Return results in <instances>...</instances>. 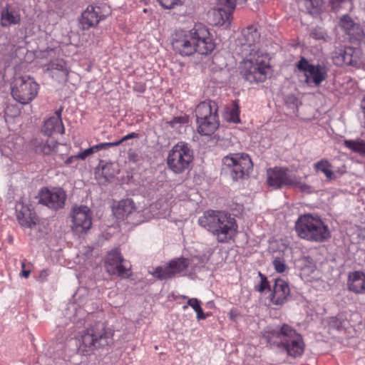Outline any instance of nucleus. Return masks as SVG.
<instances>
[{"label": "nucleus", "mask_w": 365, "mask_h": 365, "mask_svg": "<svg viewBox=\"0 0 365 365\" xmlns=\"http://www.w3.org/2000/svg\"><path fill=\"white\" fill-rule=\"evenodd\" d=\"M244 36L245 38V43L243 44L244 51H251V49L255 48L258 51L259 48L256 46L259 40V33L257 29L253 26H249L244 31Z\"/></svg>", "instance_id": "nucleus-29"}, {"label": "nucleus", "mask_w": 365, "mask_h": 365, "mask_svg": "<svg viewBox=\"0 0 365 365\" xmlns=\"http://www.w3.org/2000/svg\"><path fill=\"white\" fill-rule=\"evenodd\" d=\"M193 160V151L185 142H179L169 151L167 164L175 173H182L187 170Z\"/></svg>", "instance_id": "nucleus-7"}, {"label": "nucleus", "mask_w": 365, "mask_h": 365, "mask_svg": "<svg viewBox=\"0 0 365 365\" xmlns=\"http://www.w3.org/2000/svg\"><path fill=\"white\" fill-rule=\"evenodd\" d=\"M16 214L17 220L22 227L31 229L36 225L37 222L36 213L22 202L16 203Z\"/></svg>", "instance_id": "nucleus-19"}, {"label": "nucleus", "mask_w": 365, "mask_h": 365, "mask_svg": "<svg viewBox=\"0 0 365 365\" xmlns=\"http://www.w3.org/2000/svg\"><path fill=\"white\" fill-rule=\"evenodd\" d=\"M344 145L353 152L365 156V140L361 139L346 140Z\"/></svg>", "instance_id": "nucleus-34"}, {"label": "nucleus", "mask_w": 365, "mask_h": 365, "mask_svg": "<svg viewBox=\"0 0 365 365\" xmlns=\"http://www.w3.org/2000/svg\"><path fill=\"white\" fill-rule=\"evenodd\" d=\"M201 302L197 298H190L187 301V304L182 307V309L185 310L187 308L188 306L191 307L195 311L201 307Z\"/></svg>", "instance_id": "nucleus-45"}, {"label": "nucleus", "mask_w": 365, "mask_h": 365, "mask_svg": "<svg viewBox=\"0 0 365 365\" xmlns=\"http://www.w3.org/2000/svg\"><path fill=\"white\" fill-rule=\"evenodd\" d=\"M158 1L165 9H172L175 5L181 4V0H158Z\"/></svg>", "instance_id": "nucleus-43"}, {"label": "nucleus", "mask_w": 365, "mask_h": 365, "mask_svg": "<svg viewBox=\"0 0 365 365\" xmlns=\"http://www.w3.org/2000/svg\"><path fill=\"white\" fill-rule=\"evenodd\" d=\"M113 331L103 322H97L89 325L78 336V351L89 354L94 350L113 344Z\"/></svg>", "instance_id": "nucleus-3"}, {"label": "nucleus", "mask_w": 365, "mask_h": 365, "mask_svg": "<svg viewBox=\"0 0 365 365\" xmlns=\"http://www.w3.org/2000/svg\"><path fill=\"white\" fill-rule=\"evenodd\" d=\"M262 337L271 346L283 348L292 357L301 356L304 351V343L302 336L288 324L274 328L267 327Z\"/></svg>", "instance_id": "nucleus-2"}, {"label": "nucleus", "mask_w": 365, "mask_h": 365, "mask_svg": "<svg viewBox=\"0 0 365 365\" xmlns=\"http://www.w3.org/2000/svg\"><path fill=\"white\" fill-rule=\"evenodd\" d=\"M231 13L217 6L216 9H213L208 13L209 19L212 24L218 26L223 25L229 20Z\"/></svg>", "instance_id": "nucleus-30"}, {"label": "nucleus", "mask_w": 365, "mask_h": 365, "mask_svg": "<svg viewBox=\"0 0 365 365\" xmlns=\"http://www.w3.org/2000/svg\"><path fill=\"white\" fill-rule=\"evenodd\" d=\"M47 274V272L46 270H43L41 272V276H43V275H46Z\"/></svg>", "instance_id": "nucleus-57"}, {"label": "nucleus", "mask_w": 365, "mask_h": 365, "mask_svg": "<svg viewBox=\"0 0 365 365\" xmlns=\"http://www.w3.org/2000/svg\"><path fill=\"white\" fill-rule=\"evenodd\" d=\"M295 230L299 237L312 242H321L330 237L328 227L320 218L312 215L300 216L295 223Z\"/></svg>", "instance_id": "nucleus-5"}, {"label": "nucleus", "mask_w": 365, "mask_h": 365, "mask_svg": "<svg viewBox=\"0 0 365 365\" xmlns=\"http://www.w3.org/2000/svg\"><path fill=\"white\" fill-rule=\"evenodd\" d=\"M239 108L237 106H235L230 111L227 113V119L228 121L232 123H239L240 117H239Z\"/></svg>", "instance_id": "nucleus-41"}, {"label": "nucleus", "mask_w": 365, "mask_h": 365, "mask_svg": "<svg viewBox=\"0 0 365 365\" xmlns=\"http://www.w3.org/2000/svg\"><path fill=\"white\" fill-rule=\"evenodd\" d=\"M239 4V0H217V6L222 8L231 14Z\"/></svg>", "instance_id": "nucleus-39"}, {"label": "nucleus", "mask_w": 365, "mask_h": 365, "mask_svg": "<svg viewBox=\"0 0 365 365\" xmlns=\"http://www.w3.org/2000/svg\"><path fill=\"white\" fill-rule=\"evenodd\" d=\"M349 313L341 312L336 317H331L329 320V325L334 329H339L345 328L348 325L347 316Z\"/></svg>", "instance_id": "nucleus-33"}, {"label": "nucleus", "mask_w": 365, "mask_h": 365, "mask_svg": "<svg viewBox=\"0 0 365 365\" xmlns=\"http://www.w3.org/2000/svg\"><path fill=\"white\" fill-rule=\"evenodd\" d=\"M304 4L307 11L312 14H317L322 9L323 0H304Z\"/></svg>", "instance_id": "nucleus-35"}, {"label": "nucleus", "mask_w": 365, "mask_h": 365, "mask_svg": "<svg viewBox=\"0 0 365 365\" xmlns=\"http://www.w3.org/2000/svg\"><path fill=\"white\" fill-rule=\"evenodd\" d=\"M335 65L358 67L361 63V51L358 48L345 47L335 52L333 56Z\"/></svg>", "instance_id": "nucleus-13"}, {"label": "nucleus", "mask_w": 365, "mask_h": 365, "mask_svg": "<svg viewBox=\"0 0 365 365\" xmlns=\"http://www.w3.org/2000/svg\"><path fill=\"white\" fill-rule=\"evenodd\" d=\"M21 267L23 268V270L21 271V276L24 277V278H28L30 275V270H25L24 268H25V262H22L21 263Z\"/></svg>", "instance_id": "nucleus-51"}, {"label": "nucleus", "mask_w": 365, "mask_h": 365, "mask_svg": "<svg viewBox=\"0 0 365 365\" xmlns=\"http://www.w3.org/2000/svg\"><path fill=\"white\" fill-rule=\"evenodd\" d=\"M72 229L74 232L81 233L89 230L92 225L91 210L86 205L76 206L72 210Z\"/></svg>", "instance_id": "nucleus-12"}, {"label": "nucleus", "mask_w": 365, "mask_h": 365, "mask_svg": "<svg viewBox=\"0 0 365 365\" xmlns=\"http://www.w3.org/2000/svg\"><path fill=\"white\" fill-rule=\"evenodd\" d=\"M349 290L355 294H365V273L361 271L350 272L348 276Z\"/></svg>", "instance_id": "nucleus-24"}, {"label": "nucleus", "mask_w": 365, "mask_h": 365, "mask_svg": "<svg viewBox=\"0 0 365 365\" xmlns=\"http://www.w3.org/2000/svg\"><path fill=\"white\" fill-rule=\"evenodd\" d=\"M217 106L215 101H208L200 103L195 108L197 120L217 117Z\"/></svg>", "instance_id": "nucleus-26"}, {"label": "nucleus", "mask_w": 365, "mask_h": 365, "mask_svg": "<svg viewBox=\"0 0 365 365\" xmlns=\"http://www.w3.org/2000/svg\"><path fill=\"white\" fill-rule=\"evenodd\" d=\"M237 228L236 220L230 215L217 229L214 230L212 235L218 242L228 243L236 236Z\"/></svg>", "instance_id": "nucleus-14"}, {"label": "nucleus", "mask_w": 365, "mask_h": 365, "mask_svg": "<svg viewBox=\"0 0 365 365\" xmlns=\"http://www.w3.org/2000/svg\"><path fill=\"white\" fill-rule=\"evenodd\" d=\"M312 36L316 39H321L324 38V34L322 32L317 33V31L315 30L312 32L311 34Z\"/></svg>", "instance_id": "nucleus-52"}, {"label": "nucleus", "mask_w": 365, "mask_h": 365, "mask_svg": "<svg viewBox=\"0 0 365 365\" xmlns=\"http://www.w3.org/2000/svg\"><path fill=\"white\" fill-rule=\"evenodd\" d=\"M314 168L317 172L323 173L329 180L335 178L331 170V165L327 160H322L314 164Z\"/></svg>", "instance_id": "nucleus-32"}, {"label": "nucleus", "mask_w": 365, "mask_h": 365, "mask_svg": "<svg viewBox=\"0 0 365 365\" xmlns=\"http://www.w3.org/2000/svg\"><path fill=\"white\" fill-rule=\"evenodd\" d=\"M289 293L288 283L284 279H277L274 282L271 301L275 305H282L287 302Z\"/></svg>", "instance_id": "nucleus-20"}, {"label": "nucleus", "mask_w": 365, "mask_h": 365, "mask_svg": "<svg viewBox=\"0 0 365 365\" xmlns=\"http://www.w3.org/2000/svg\"><path fill=\"white\" fill-rule=\"evenodd\" d=\"M259 276L260 277V281L259 283L255 286V289L259 292H263L266 289L269 287V282L267 277L261 272H259Z\"/></svg>", "instance_id": "nucleus-42"}, {"label": "nucleus", "mask_w": 365, "mask_h": 365, "mask_svg": "<svg viewBox=\"0 0 365 365\" xmlns=\"http://www.w3.org/2000/svg\"><path fill=\"white\" fill-rule=\"evenodd\" d=\"M230 214L220 210H209L198 218V224L207 232H214Z\"/></svg>", "instance_id": "nucleus-16"}, {"label": "nucleus", "mask_w": 365, "mask_h": 365, "mask_svg": "<svg viewBox=\"0 0 365 365\" xmlns=\"http://www.w3.org/2000/svg\"><path fill=\"white\" fill-rule=\"evenodd\" d=\"M300 276L302 279L312 282L317 279V271L314 260L310 257H304L299 260Z\"/></svg>", "instance_id": "nucleus-23"}, {"label": "nucleus", "mask_w": 365, "mask_h": 365, "mask_svg": "<svg viewBox=\"0 0 365 365\" xmlns=\"http://www.w3.org/2000/svg\"><path fill=\"white\" fill-rule=\"evenodd\" d=\"M106 6L89 5L81 13L78 19L80 28L83 30H88L96 26L99 22L103 20L108 14V11H105Z\"/></svg>", "instance_id": "nucleus-10"}, {"label": "nucleus", "mask_w": 365, "mask_h": 365, "mask_svg": "<svg viewBox=\"0 0 365 365\" xmlns=\"http://www.w3.org/2000/svg\"><path fill=\"white\" fill-rule=\"evenodd\" d=\"M135 209L133 202L130 199L120 200L115 210L119 217H124L133 212Z\"/></svg>", "instance_id": "nucleus-31"}, {"label": "nucleus", "mask_w": 365, "mask_h": 365, "mask_svg": "<svg viewBox=\"0 0 365 365\" xmlns=\"http://www.w3.org/2000/svg\"><path fill=\"white\" fill-rule=\"evenodd\" d=\"M285 103L288 106H297L298 98L294 95H288L285 97Z\"/></svg>", "instance_id": "nucleus-46"}, {"label": "nucleus", "mask_w": 365, "mask_h": 365, "mask_svg": "<svg viewBox=\"0 0 365 365\" xmlns=\"http://www.w3.org/2000/svg\"><path fill=\"white\" fill-rule=\"evenodd\" d=\"M61 109L56 111V115L55 116H59V118H61Z\"/></svg>", "instance_id": "nucleus-56"}, {"label": "nucleus", "mask_w": 365, "mask_h": 365, "mask_svg": "<svg viewBox=\"0 0 365 365\" xmlns=\"http://www.w3.org/2000/svg\"><path fill=\"white\" fill-rule=\"evenodd\" d=\"M266 58L255 48H252L248 53H245V58L240 68L242 77L250 83L264 81L269 71Z\"/></svg>", "instance_id": "nucleus-4"}, {"label": "nucleus", "mask_w": 365, "mask_h": 365, "mask_svg": "<svg viewBox=\"0 0 365 365\" xmlns=\"http://www.w3.org/2000/svg\"><path fill=\"white\" fill-rule=\"evenodd\" d=\"M299 71L304 72L305 82L311 85L319 86L326 79L325 68L320 65H312L304 58H302L297 64Z\"/></svg>", "instance_id": "nucleus-11"}, {"label": "nucleus", "mask_w": 365, "mask_h": 365, "mask_svg": "<svg viewBox=\"0 0 365 365\" xmlns=\"http://www.w3.org/2000/svg\"><path fill=\"white\" fill-rule=\"evenodd\" d=\"M79 159L78 157H77V155H72L71 157H69L68 158L66 159V160L65 161V163L66 165H71L72 164L75 160Z\"/></svg>", "instance_id": "nucleus-53"}, {"label": "nucleus", "mask_w": 365, "mask_h": 365, "mask_svg": "<svg viewBox=\"0 0 365 365\" xmlns=\"http://www.w3.org/2000/svg\"><path fill=\"white\" fill-rule=\"evenodd\" d=\"M42 133L48 136L55 133L63 134L65 131L61 118L59 116H53L47 119L43 124L41 130Z\"/></svg>", "instance_id": "nucleus-27"}, {"label": "nucleus", "mask_w": 365, "mask_h": 365, "mask_svg": "<svg viewBox=\"0 0 365 365\" xmlns=\"http://www.w3.org/2000/svg\"><path fill=\"white\" fill-rule=\"evenodd\" d=\"M247 0H239V4H245Z\"/></svg>", "instance_id": "nucleus-58"}, {"label": "nucleus", "mask_w": 365, "mask_h": 365, "mask_svg": "<svg viewBox=\"0 0 365 365\" xmlns=\"http://www.w3.org/2000/svg\"><path fill=\"white\" fill-rule=\"evenodd\" d=\"M329 5L332 10L339 11L346 7L352 6V0H329Z\"/></svg>", "instance_id": "nucleus-38"}, {"label": "nucleus", "mask_w": 365, "mask_h": 365, "mask_svg": "<svg viewBox=\"0 0 365 365\" xmlns=\"http://www.w3.org/2000/svg\"><path fill=\"white\" fill-rule=\"evenodd\" d=\"M20 21L21 14L18 9L7 4L1 9L0 24L2 27L7 28L17 25Z\"/></svg>", "instance_id": "nucleus-22"}, {"label": "nucleus", "mask_w": 365, "mask_h": 365, "mask_svg": "<svg viewBox=\"0 0 365 365\" xmlns=\"http://www.w3.org/2000/svg\"><path fill=\"white\" fill-rule=\"evenodd\" d=\"M197 123L199 133L203 135H212L219 127L217 117L197 120Z\"/></svg>", "instance_id": "nucleus-28"}, {"label": "nucleus", "mask_w": 365, "mask_h": 365, "mask_svg": "<svg viewBox=\"0 0 365 365\" xmlns=\"http://www.w3.org/2000/svg\"><path fill=\"white\" fill-rule=\"evenodd\" d=\"M96 150L95 149V145L89 148H87L81 152H79L78 154H77V157H78V158L80 160H85L87 157H88L89 155H91V154L96 153Z\"/></svg>", "instance_id": "nucleus-44"}, {"label": "nucleus", "mask_w": 365, "mask_h": 365, "mask_svg": "<svg viewBox=\"0 0 365 365\" xmlns=\"http://www.w3.org/2000/svg\"><path fill=\"white\" fill-rule=\"evenodd\" d=\"M361 108L362 113H363L364 118V127L365 128V97L364 98L363 101H361Z\"/></svg>", "instance_id": "nucleus-54"}, {"label": "nucleus", "mask_w": 365, "mask_h": 365, "mask_svg": "<svg viewBox=\"0 0 365 365\" xmlns=\"http://www.w3.org/2000/svg\"><path fill=\"white\" fill-rule=\"evenodd\" d=\"M340 26L350 36L360 39L364 36V30L349 16L344 15L340 19Z\"/></svg>", "instance_id": "nucleus-25"}, {"label": "nucleus", "mask_w": 365, "mask_h": 365, "mask_svg": "<svg viewBox=\"0 0 365 365\" xmlns=\"http://www.w3.org/2000/svg\"><path fill=\"white\" fill-rule=\"evenodd\" d=\"M39 86L29 76H17L11 83V96L21 104H28L37 96Z\"/></svg>", "instance_id": "nucleus-8"}, {"label": "nucleus", "mask_w": 365, "mask_h": 365, "mask_svg": "<svg viewBox=\"0 0 365 365\" xmlns=\"http://www.w3.org/2000/svg\"><path fill=\"white\" fill-rule=\"evenodd\" d=\"M108 143L109 145V147L110 148V147L119 145L122 143H121L120 140H117L115 142H109Z\"/></svg>", "instance_id": "nucleus-55"}, {"label": "nucleus", "mask_w": 365, "mask_h": 365, "mask_svg": "<svg viewBox=\"0 0 365 365\" xmlns=\"http://www.w3.org/2000/svg\"><path fill=\"white\" fill-rule=\"evenodd\" d=\"M8 148H9V147H8V148H7V147H6V146H5V145H1V146L0 147V150H1V153H2V155H4L6 156L7 158H11L12 157V155H13V153H14L17 149H16V148H14V149H11H11H10V151H9V152H8V151H7V149H8Z\"/></svg>", "instance_id": "nucleus-47"}, {"label": "nucleus", "mask_w": 365, "mask_h": 365, "mask_svg": "<svg viewBox=\"0 0 365 365\" xmlns=\"http://www.w3.org/2000/svg\"><path fill=\"white\" fill-rule=\"evenodd\" d=\"M223 170L228 172L233 180L243 178L248 175L252 168V162L247 154L233 153L224 157Z\"/></svg>", "instance_id": "nucleus-9"}, {"label": "nucleus", "mask_w": 365, "mask_h": 365, "mask_svg": "<svg viewBox=\"0 0 365 365\" xmlns=\"http://www.w3.org/2000/svg\"><path fill=\"white\" fill-rule=\"evenodd\" d=\"M47 71L50 76L58 82L67 81L68 69L63 59H56L47 64Z\"/></svg>", "instance_id": "nucleus-21"}, {"label": "nucleus", "mask_w": 365, "mask_h": 365, "mask_svg": "<svg viewBox=\"0 0 365 365\" xmlns=\"http://www.w3.org/2000/svg\"><path fill=\"white\" fill-rule=\"evenodd\" d=\"M195 312H196V318L197 320H202L207 318V314H205L203 312V310L201 307L196 309Z\"/></svg>", "instance_id": "nucleus-48"}, {"label": "nucleus", "mask_w": 365, "mask_h": 365, "mask_svg": "<svg viewBox=\"0 0 365 365\" xmlns=\"http://www.w3.org/2000/svg\"><path fill=\"white\" fill-rule=\"evenodd\" d=\"M188 266V262L186 259H178L171 261L165 267H158L152 272L154 277L165 280L173 277L176 274L184 271Z\"/></svg>", "instance_id": "nucleus-15"}, {"label": "nucleus", "mask_w": 365, "mask_h": 365, "mask_svg": "<svg viewBox=\"0 0 365 365\" xmlns=\"http://www.w3.org/2000/svg\"><path fill=\"white\" fill-rule=\"evenodd\" d=\"M57 145L58 143L56 141L53 140H48L46 143L37 147V149H38L45 155H49L51 153L56 151Z\"/></svg>", "instance_id": "nucleus-37"}, {"label": "nucleus", "mask_w": 365, "mask_h": 365, "mask_svg": "<svg viewBox=\"0 0 365 365\" xmlns=\"http://www.w3.org/2000/svg\"><path fill=\"white\" fill-rule=\"evenodd\" d=\"M66 199V195L61 188H45L40 192L39 202L50 208L57 210L63 207Z\"/></svg>", "instance_id": "nucleus-17"}, {"label": "nucleus", "mask_w": 365, "mask_h": 365, "mask_svg": "<svg viewBox=\"0 0 365 365\" xmlns=\"http://www.w3.org/2000/svg\"><path fill=\"white\" fill-rule=\"evenodd\" d=\"M109 145L108 143H102L97 145H95V149L96 152L103 150V149H108L109 148Z\"/></svg>", "instance_id": "nucleus-50"}, {"label": "nucleus", "mask_w": 365, "mask_h": 365, "mask_svg": "<svg viewBox=\"0 0 365 365\" xmlns=\"http://www.w3.org/2000/svg\"><path fill=\"white\" fill-rule=\"evenodd\" d=\"M272 265L278 273H283L287 269L285 260L282 257H275L272 261Z\"/></svg>", "instance_id": "nucleus-40"}, {"label": "nucleus", "mask_w": 365, "mask_h": 365, "mask_svg": "<svg viewBox=\"0 0 365 365\" xmlns=\"http://www.w3.org/2000/svg\"><path fill=\"white\" fill-rule=\"evenodd\" d=\"M171 44L176 53L190 56L196 53L207 55L215 48L208 30L202 24H195L190 30L180 29L172 35Z\"/></svg>", "instance_id": "nucleus-1"}, {"label": "nucleus", "mask_w": 365, "mask_h": 365, "mask_svg": "<svg viewBox=\"0 0 365 365\" xmlns=\"http://www.w3.org/2000/svg\"><path fill=\"white\" fill-rule=\"evenodd\" d=\"M267 182L269 187L279 189L283 187L298 188L306 193L313 192L311 185L301 181L299 175L291 173L287 168L274 167L267 170Z\"/></svg>", "instance_id": "nucleus-6"}, {"label": "nucleus", "mask_w": 365, "mask_h": 365, "mask_svg": "<svg viewBox=\"0 0 365 365\" xmlns=\"http://www.w3.org/2000/svg\"><path fill=\"white\" fill-rule=\"evenodd\" d=\"M138 133L133 132V133H130L123 136L120 139V141H121V143H123V142L130 140V139L136 138H138Z\"/></svg>", "instance_id": "nucleus-49"}, {"label": "nucleus", "mask_w": 365, "mask_h": 365, "mask_svg": "<svg viewBox=\"0 0 365 365\" xmlns=\"http://www.w3.org/2000/svg\"><path fill=\"white\" fill-rule=\"evenodd\" d=\"M188 123V118L187 115H180L174 117L173 120L168 121L167 123L178 133H180L182 128Z\"/></svg>", "instance_id": "nucleus-36"}, {"label": "nucleus", "mask_w": 365, "mask_h": 365, "mask_svg": "<svg viewBox=\"0 0 365 365\" xmlns=\"http://www.w3.org/2000/svg\"><path fill=\"white\" fill-rule=\"evenodd\" d=\"M123 261L120 252L117 249L111 250L108 254L105 262L107 272L110 275L127 276L128 269L123 264Z\"/></svg>", "instance_id": "nucleus-18"}]
</instances>
